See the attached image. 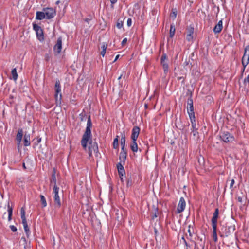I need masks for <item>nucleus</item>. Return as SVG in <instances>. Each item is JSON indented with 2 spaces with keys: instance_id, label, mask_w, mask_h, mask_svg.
Returning a JSON list of instances; mask_svg holds the SVG:
<instances>
[{
  "instance_id": "f03ea898",
  "label": "nucleus",
  "mask_w": 249,
  "mask_h": 249,
  "mask_svg": "<svg viewBox=\"0 0 249 249\" xmlns=\"http://www.w3.org/2000/svg\"><path fill=\"white\" fill-rule=\"evenodd\" d=\"M55 98L56 105H60L61 104L62 95L61 93V85L59 79H56L55 84Z\"/></svg>"
},
{
  "instance_id": "774afa93",
  "label": "nucleus",
  "mask_w": 249,
  "mask_h": 249,
  "mask_svg": "<svg viewBox=\"0 0 249 249\" xmlns=\"http://www.w3.org/2000/svg\"><path fill=\"white\" fill-rule=\"evenodd\" d=\"M182 240H183L184 241V240H185L184 237H182Z\"/></svg>"
},
{
  "instance_id": "37998d69",
  "label": "nucleus",
  "mask_w": 249,
  "mask_h": 249,
  "mask_svg": "<svg viewBox=\"0 0 249 249\" xmlns=\"http://www.w3.org/2000/svg\"><path fill=\"white\" fill-rule=\"evenodd\" d=\"M167 56L166 54H163L161 57V61H165L166 59Z\"/></svg>"
},
{
  "instance_id": "f704fd0d",
  "label": "nucleus",
  "mask_w": 249,
  "mask_h": 249,
  "mask_svg": "<svg viewBox=\"0 0 249 249\" xmlns=\"http://www.w3.org/2000/svg\"><path fill=\"white\" fill-rule=\"evenodd\" d=\"M116 26L118 29H121L123 26V22L122 21H118Z\"/></svg>"
},
{
  "instance_id": "b1692460",
  "label": "nucleus",
  "mask_w": 249,
  "mask_h": 249,
  "mask_svg": "<svg viewBox=\"0 0 249 249\" xmlns=\"http://www.w3.org/2000/svg\"><path fill=\"white\" fill-rule=\"evenodd\" d=\"M127 152H120L119 159L121 160V162H123L124 163L125 160L126 158Z\"/></svg>"
},
{
  "instance_id": "aec40b11",
  "label": "nucleus",
  "mask_w": 249,
  "mask_h": 249,
  "mask_svg": "<svg viewBox=\"0 0 249 249\" xmlns=\"http://www.w3.org/2000/svg\"><path fill=\"white\" fill-rule=\"evenodd\" d=\"M46 18L45 13L43 12L38 11L36 14V19L38 20H42Z\"/></svg>"
},
{
  "instance_id": "680f3d73",
  "label": "nucleus",
  "mask_w": 249,
  "mask_h": 249,
  "mask_svg": "<svg viewBox=\"0 0 249 249\" xmlns=\"http://www.w3.org/2000/svg\"><path fill=\"white\" fill-rule=\"evenodd\" d=\"M23 168H24V169H26V166H25V163H23Z\"/></svg>"
},
{
  "instance_id": "ddd939ff",
  "label": "nucleus",
  "mask_w": 249,
  "mask_h": 249,
  "mask_svg": "<svg viewBox=\"0 0 249 249\" xmlns=\"http://www.w3.org/2000/svg\"><path fill=\"white\" fill-rule=\"evenodd\" d=\"M219 214V210L218 208H216L215 210V211L213 214V216L212 218V226H217V218Z\"/></svg>"
},
{
  "instance_id": "0e129e2a",
  "label": "nucleus",
  "mask_w": 249,
  "mask_h": 249,
  "mask_svg": "<svg viewBox=\"0 0 249 249\" xmlns=\"http://www.w3.org/2000/svg\"><path fill=\"white\" fill-rule=\"evenodd\" d=\"M122 75H122V74H121V75L119 77V78H118V80H120V79L121 78V77H122Z\"/></svg>"
},
{
  "instance_id": "423d86ee",
  "label": "nucleus",
  "mask_w": 249,
  "mask_h": 249,
  "mask_svg": "<svg viewBox=\"0 0 249 249\" xmlns=\"http://www.w3.org/2000/svg\"><path fill=\"white\" fill-rule=\"evenodd\" d=\"M187 109L189 117L193 118L194 116H195V113L194 111L193 101L191 97L187 100Z\"/></svg>"
},
{
  "instance_id": "c9c22d12",
  "label": "nucleus",
  "mask_w": 249,
  "mask_h": 249,
  "mask_svg": "<svg viewBox=\"0 0 249 249\" xmlns=\"http://www.w3.org/2000/svg\"><path fill=\"white\" fill-rule=\"evenodd\" d=\"M244 84L245 86L247 84H248V86L249 87V74L248 75V76L246 78L244 79Z\"/></svg>"
},
{
  "instance_id": "5701e85b",
  "label": "nucleus",
  "mask_w": 249,
  "mask_h": 249,
  "mask_svg": "<svg viewBox=\"0 0 249 249\" xmlns=\"http://www.w3.org/2000/svg\"><path fill=\"white\" fill-rule=\"evenodd\" d=\"M130 148L133 152H137L138 150V145L136 143V141L132 140V142L130 145Z\"/></svg>"
},
{
  "instance_id": "bb28decb",
  "label": "nucleus",
  "mask_w": 249,
  "mask_h": 249,
  "mask_svg": "<svg viewBox=\"0 0 249 249\" xmlns=\"http://www.w3.org/2000/svg\"><path fill=\"white\" fill-rule=\"evenodd\" d=\"M11 74L12 76V79L15 81L17 80L18 78V73L17 72L16 68H14L12 70Z\"/></svg>"
},
{
  "instance_id": "69168bd1",
  "label": "nucleus",
  "mask_w": 249,
  "mask_h": 249,
  "mask_svg": "<svg viewBox=\"0 0 249 249\" xmlns=\"http://www.w3.org/2000/svg\"><path fill=\"white\" fill-rule=\"evenodd\" d=\"M184 243H185V244L186 246H188V244H187V242H186V241L185 240H184Z\"/></svg>"
},
{
  "instance_id": "dca6fc26",
  "label": "nucleus",
  "mask_w": 249,
  "mask_h": 249,
  "mask_svg": "<svg viewBox=\"0 0 249 249\" xmlns=\"http://www.w3.org/2000/svg\"><path fill=\"white\" fill-rule=\"evenodd\" d=\"M24 145L25 146H29L31 144L30 142V134H27L26 132L25 133L23 139Z\"/></svg>"
},
{
  "instance_id": "7ed1b4c3",
  "label": "nucleus",
  "mask_w": 249,
  "mask_h": 249,
  "mask_svg": "<svg viewBox=\"0 0 249 249\" xmlns=\"http://www.w3.org/2000/svg\"><path fill=\"white\" fill-rule=\"evenodd\" d=\"M235 229V228L234 225H231L228 226L222 225L220 232L223 235L225 236L226 237H228V236L234 233Z\"/></svg>"
},
{
  "instance_id": "0eeeda50",
  "label": "nucleus",
  "mask_w": 249,
  "mask_h": 249,
  "mask_svg": "<svg viewBox=\"0 0 249 249\" xmlns=\"http://www.w3.org/2000/svg\"><path fill=\"white\" fill-rule=\"evenodd\" d=\"M53 193H54V201L56 207L60 208L61 206V202L58 196L59 188L58 187H53Z\"/></svg>"
},
{
  "instance_id": "58836bf2",
  "label": "nucleus",
  "mask_w": 249,
  "mask_h": 249,
  "mask_svg": "<svg viewBox=\"0 0 249 249\" xmlns=\"http://www.w3.org/2000/svg\"><path fill=\"white\" fill-rule=\"evenodd\" d=\"M177 79L178 81L181 80V82L182 84L184 83L185 77L184 76H180V77H178Z\"/></svg>"
},
{
  "instance_id": "13d9d810",
  "label": "nucleus",
  "mask_w": 249,
  "mask_h": 249,
  "mask_svg": "<svg viewBox=\"0 0 249 249\" xmlns=\"http://www.w3.org/2000/svg\"><path fill=\"white\" fill-rule=\"evenodd\" d=\"M154 232H155V235H156L157 234V232H158V230L156 229H155Z\"/></svg>"
},
{
  "instance_id": "9d476101",
  "label": "nucleus",
  "mask_w": 249,
  "mask_h": 249,
  "mask_svg": "<svg viewBox=\"0 0 249 249\" xmlns=\"http://www.w3.org/2000/svg\"><path fill=\"white\" fill-rule=\"evenodd\" d=\"M140 128L138 126H135L132 129V134L131 138L132 140L137 141V139L139 136L140 133Z\"/></svg>"
},
{
  "instance_id": "2f4dec72",
  "label": "nucleus",
  "mask_w": 249,
  "mask_h": 249,
  "mask_svg": "<svg viewBox=\"0 0 249 249\" xmlns=\"http://www.w3.org/2000/svg\"><path fill=\"white\" fill-rule=\"evenodd\" d=\"M161 64L162 65L163 68L165 73H166L168 71V65L165 61H161Z\"/></svg>"
},
{
  "instance_id": "6e6d98bb",
  "label": "nucleus",
  "mask_w": 249,
  "mask_h": 249,
  "mask_svg": "<svg viewBox=\"0 0 249 249\" xmlns=\"http://www.w3.org/2000/svg\"><path fill=\"white\" fill-rule=\"evenodd\" d=\"M119 56H120L119 55H117L116 56L115 60L113 61V62H115L119 58Z\"/></svg>"
},
{
  "instance_id": "72a5a7b5",
  "label": "nucleus",
  "mask_w": 249,
  "mask_h": 249,
  "mask_svg": "<svg viewBox=\"0 0 249 249\" xmlns=\"http://www.w3.org/2000/svg\"><path fill=\"white\" fill-rule=\"evenodd\" d=\"M229 181H230V188L231 189V191L233 190V189H232V187H233V184H234V179H232L231 180H230L229 179H228L227 180V183H228Z\"/></svg>"
},
{
  "instance_id": "e433bc0d",
  "label": "nucleus",
  "mask_w": 249,
  "mask_h": 249,
  "mask_svg": "<svg viewBox=\"0 0 249 249\" xmlns=\"http://www.w3.org/2000/svg\"><path fill=\"white\" fill-rule=\"evenodd\" d=\"M177 15V11L175 9L174 11H173L172 13L170 15L171 17H173L174 18H175Z\"/></svg>"
},
{
  "instance_id": "de8ad7c7",
  "label": "nucleus",
  "mask_w": 249,
  "mask_h": 249,
  "mask_svg": "<svg viewBox=\"0 0 249 249\" xmlns=\"http://www.w3.org/2000/svg\"><path fill=\"white\" fill-rule=\"evenodd\" d=\"M41 138H37L36 139V142H35V144H37L38 143H39L41 142Z\"/></svg>"
},
{
  "instance_id": "6e6552de",
  "label": "nucleus",
  "mask_w": 249,
  "mask_h": 249,
  "mask_svg": "<svg viewBox=\"0 0 249 249\" xmlns=\"http://www.w3.org/2000/svg\"><path fill=\"white\" fill-rule=\"evenodd\" d=\"M45 17L47 19L53 18L56 14L55 11L52 8H47L44 10Z\"/></svg>"
},
{
  "instance_id": "f8f14e48",
  "label": "nucleus",
  "mask_w": 249,
  "mask_h": 249,
  "mask_svg": "<svg viewBox=\"0 0 249 249\" xmlns=\"http://www.w3.org/2000/svg\"><path fill=\"white\" fill-rule=\"evenodd\" d=\"M62 49V37H59L57 40V43L54 46V50L56 51L58 53H59Z\"/></svg>"
},
{
  "instance_id": "bf43d9fd",
  "label": "nucleus",
  "mask_w": 249,
  "mask_h": 249,
  "mask_svg": "<svg viewBox=\"0 0 249 249\" xmlns=\"http://www.w3.org/2000/svg\"><path fill=\"white\" fill-rule=\"evenodd\" d=\"M120 178L121 181L122 182H123L124 180H123V176H120Z\"/></svg>"
},
{
  "instance_id": "4d7b16f0",
  "label": "nucleus",
  "mask_w": 249,
  "mask_h": 249,
  "mask_svg": "<svg viewBox=\"0 0 249 249\" xmlns=\"http://www.w3.org/2000/svg\"><path fill=\"white\" fill-rule=\"evenodd\" d=\"M188 233H189V235H190V236H192V233H191V231H190V229H188Z\"/></svg>"
},
{
  "instance_id": "e2e57ef3",
  "label": "nucleus",
  "mask_w": 249,
  "mask_h": 249,
  "mask_svg": "<svg viewBox=\"0 0 249 249\" xmlns=\"http://www.w3.org/2000/svg\"><path fill=\"white\" fill-rule=\"evenodd\" d=\"M144 107L146 108H148V105L145 104V105H144Z\"/></svg>"
},
{
  "instance_id": "f3484780",
  "label": "nucleus",
  "mask_w": 249,
  "mask_h": 249,
  "mask_svg": "<svg viewBox=\"0 0 249 249\" xmlns=\"http://www.w3.org/2000/svg\"><path fill=\"white\" fill-rule=\"evenodd\" d=\"M21 218L22 219V223L24 227H26L28 226L27 222L26 221V219L25 217V212L24 208H21Z\"/></svg>"
},
{
  "instance_id": "7c9ffc66",
  "label": "nucleus",
  "mask_w": 249,
  "mask_h": 249,
  "mask_svg": "<svg viewBox=\"0 0 249 249\" xmlns=\"http://www.w3.org/2000/svg\"><path fill=\"white\" fill-rule=\"evenodd\" d=\"M175 31H176V28H175V26L174 25H171L170 30V37H173V36L175 35Z\"/></svg>"
},
{
  "instance_id": "49530a36",
  "label": "nucleus",
  "mask_w": 249,
  "mask_h": 249,
  "mask_svg": "<svg viewBox=\"0 0 249 249\" xmlns=\"http://www.w3.org/2000/svg\"><path fill=\"white\" fill-rule=\"evenodd\" d=\"M121 152H127L126 149L125 148V146H121Z\"/></svg>"
},
{
  "instance_id": "f257e3e1",
  "label": "nucleus",
  "mask_w": 249,
  "mask_h": 249,
  "mask_svg": "<svg viewBox=\"0 0 249 249\" xmlns=\"http://www.w3.org/2000/svg\"><path fill=\"white\" fill-rule=\"evenodd\" d=\"M91 127L92 122L90 119V116H89L87 121V127L86 128L85 131L82 136L81 143L82 146L85 150H86L87 149V144H89L88 147V153L89 157L92 156V151H93L96 154H97L98 152V147L97 143L95 142L92 143L91 131ZM96 156H98L97 154H96Z\"/></svg>"
},
{
  "instance_id": "3c124183",
  "label": "nucleus",
  "mask_w": 249,
  "mask_h": 249,
  "mask_svg": "<svg viewBox=\"0 0 249 249\" xmlns=\"http://www.w3.org/2000/svg\"><path fill=\"white\" fill-rule=\"evenodd\" d=\"M84 116H85V115H84L83 113H81L80 114L81 121H83Z\"/></svg>"
},
{
  "instance_id": "09e8293b",
  "label": "nucleus",
  "mask_w": 249,
  "mask_h": 249,
  "mask_svg": "<svg viewBox=\"0 0 249 249\" xmlns=\"http://www.w3.org/2000/svg\"><path fill=\"white\" fill-rule=\"evenodd\" d=\"M126 42H127V38H124L122 42V46L124 45V44L126 43Z\"/></svg>"
},
{
  "instance_id": "393cba45",
  "label": "nucleus",
  "mask_w": 249,
  "mask_h": 249,
  "mask_svg": "<svg viewBox=\"0 0 249 249\" xmlns=\"http://www.w3.org/2000/svg\"><path fill=\"white\" fill-rule=\"evenodd\" d=\"M113 147L114 149H118L119 148V136H117L114 139L113 142Z\"/></svg>"
},
{
  "instance_id": "603ef678",
  "label": "nucleus",
  "mask_w": 249,
  "mask_h": 249,
  "mask_svg": "<svg viewBox=\"0 0 249 249\" xmlns=\"http://www.w3.org/2000/svg\"><path fill=\"white\" fill-rule=\"evenodd\" d=\"M106 50H102L101 52V54L104 56L106 53Z\"/></svg>"
},
{
  "instance_id": "a19ab883",
  "label": "nucleus",
  "mask_w": 249,
  "mask_h": 249,
  "mask_svg": "<svg viewBox=\"0 0 249 249\" xmlns=\"http://www.w3.org/2000/svg\"><path fill=\"white\" fill-rule=\"evenodd\" d=\"M132 180L130 178H128L127 180V186L128 187L129 186H131L132 185Z\"/></svg>"
},
{
  "instance_id": "473e14b6",
  "label": "nucleus",
  "mask_w": 249,
  "mask_h": 249,
  "mask_svg": "<svg viewBox=\"0 0 249 249\" xmlns=\"http://www.w3.org/2000/svg\"><path fill=\"white\" fill-rule=\"evenodd\" d=\"M189 117L190 119V121H191V122L192 124V126L193 130L196 129V124L195 116H194L193 118L191 117Z\"/></svg>"
},
{
  "instance_id": "1a4fd4ad",
  "label": "nucleus",
  "mask_w": 249,
  "mask_h": 249,
  "mask_svg": "<svg viewBox=\"0 0 249 249\" xmlns=\"http://www.w3.org/2000/svg\"><path fill=\"white\" fill-rule=\"evenodd\" d=\"M186 206L185 201L183 197H181L177 208V213H180L183 212Z\"/></svg>"
},
{
  "instance_id": "8fccbe9b",
  "label": "nucleus",
  "mask_w": 249,
  "mask_h": 249,
  "mask_svg": "<svg viewBox=\"0 0 249 249\" xmlns=\"http://www.w3.org/2000/svg\"><path fill=\"white\" fill-rule=\"evenodd\" d=\"M107 48V44H104L102 46V50H106Z\"/></svg>"
},
{
  "instance_id": "864d4df0",
  "label": "nucleus",
  "mask_w": 249,
  "mask_h": 249,
  "mask_svg": "<svg viewBox=\"0 0 249 249\" xmlns=\"http://www.w3.org/2000/svg\"><path fill=\"white\" fill-rule=\"evenodd\" d=\"M17 145H18V150H19L20 146V142H18Z\"/></svg>"
},
{
  "instance_id": "4be33fe9",
  "label": "nucleus",
  "mask_w": 249,
  "mask_h": 249,
  "mask_svg": "<svg viewBox=\"0 0 249 249\" xmlns=\"http://www.w3.org/2000/svg\"><path fill=\"white\" fill-rule=\"evenodd\" d=\"M213 238L214 242H216L217 241V236L216 233V228L217 226L213 225Z\"/></svg>"
},
{
  "instance_id": "6ab92c4d",
  "label": "nucleus",
  "mask_w": 249,
  "mask_h": 249,
  "mask_svg": "<svg viewBox=\"0 0 249 249\" xmlns=\"http://www.w3.org/2000/svg\"><path fill=\"white\" fill-rule=\"evenodd\" d=\"M23 137V130L22 129H19L16 136V140L18 142H21Z\"/></svg>"
},
{
  "instance_id": "ea45409f",
  "label": "nucleus",
  "mask_w": 249,
  "mask_h": 249,
  "mask_svg": "<svg viewBox=\"0 0 249 249\" xmlns=\"http://www.w3.org/2000/svg\"><path fill=\"white\" fill-rule=\"evenodd\" d=\"M10 228L13 232H16L17 231V228L14 225H11Z\"/></svg>"
},
{
  "instance_id": "c03bdc74",
  "label": "nucleus",
  "mask_w": 249,
  "mask_h": 249,
  "mask_svg": "<svg viewBox=\"0 0 249 249\" xmlns=\"http://www.w3.org/2000/svg\"><path fill=\"white\" fill-rule=\"evenodd\" d=\"M132 24V20L131 18H128L127 21V24L128 26L130 27Z\"/></svg>"
},
{
  "instance_id": "4c0bfd02",
  "label": "nucleus",
  "mask_w": 249,
  "mask_h": 249,
  "mask_svg": "<svg viewBox=\"0 0 249 249\" xmlns=\"http://www.w3.org/2000/svg\"><path fill=\"white\" fill-rule=\"evenodd\" d=\"M25 232L27 235V236H28L29 233L30 231L29 228H28V226H27L26 227H24Z\"/></svg>"
},
{
  "instance_id": "9b49d317",
  "label": "nucleus",
  "mask_w": 249,
  "mask_h": 249,
  "mask_svg": "<svg viewBox=\"0 0 249 249\" xmlns=\"http://www.w3.org/2000/svg\"><path fill=\"white\" fill-rule=\"evenodd\" d=\"M194 32V28L192 27H188L186 31V39L188 41H191L193 40V34Z\"/></svg>"
},
{
  "instance_id": "338daca9",
  "label": "nucleus",
  "mask_w": 249,
  "mask_h": 249,
  "mask_svg": "<svg viewBox=\"0 0 249 249\" xmlns=\"http://www.w3.org/2000/svg\"><path fill=\"white\" fill-rule=\"evenodd\" d=\"M202 249H204V244H203V247Z\"/></svg>"
},
{
  "instance_id": "a878e982",
  "label": "nucleus",
  "mask_w": 249,
  "mask_h": 249,
  "mask_svg": "<svg viewBox=\"0 0 249 249\" xmlns=\"http://www.w3.org/2000/svg\"><path fill=\"white\" fill-rule=\"evenodd\" d=\"M247 56V59L249 60V45L247 46L244 50V54L242 58L246 59Z\"/></svg>"
},
{
  "instance_id": "20e7f679",
  "label": "nucleus",
  "mask_w": 249,
  "mask_h": 249,
  "mask_svg": "<svg viewBox=\"0 0 249 249\" xmlns=\"http://www.w3.org/2000/svg\"><path fill=\"white\" fill-rule=\"evenodd\" d=\"M221 139L225 142H232L234 141V137L228 132H223L220 136Z\"/></svg>"
},
{
  "instance_id": "cd10ccee",
  "label": "nucleus",
  "mask_w": 249,
  "mask_h": 249,
  "mask_svg": "<svg viewBox=\"0 0 249 249\" xmlns=\"http://www.w3.org/2000/svg\"><path fill=\"white\" fill-rule=\"evenodd\" d=\"M121 146H125V136L124 132L121 133Z\"/></svg>"
},
{
  "instance_id": "412c9836",
  "label": "nucleus",
  "mask_w": 249,
  "mask_h": 249,
  "mask_svg": "<svg viewBox=\"0 0 249 249\" xmlns=\"http://www.w3.org/2000/svg\"><path fill=\"white\" fill-rule=\"evenodd\" d=\"M249 60L247 59V60H246V59H245V58H242V65L243 66V69L242 70V73H241V78L242 77V76L243 75V73L244 72L245 68L247 66V65L249 64Z\"/></svg>"
},
{
  "instance_id": "a211bd4d",
  "label": "nucleus",
  "mask_w": 249,
  "mask_h": 249,
  "mask_svg": "<svg viewBox=\"0 0 249 249\" xmlns=\"http://www.w3.org/2000/svg\"><path fill=\"white\" fill-rule=\"evenodd\" d=\"M117 168L118 169V174H119V176H123L124 174H125V171H124L123 166L121 163V162L118 163L117 164Z\"/></svg>"
},
{
  "instance_id": "a18cd8bd",
  "label": "nucleus",
  "mask_w": 249,
  "mask_h": 249,
  "mask_svg": "<svg viewBox=\"0 0 249 249\" xmlns=\"http://www.w3.org/2000/svg\"><path fill=\"white\" fill-rule=\"evenodd\" d=\"M110 0V2L111 3V7L112 8H114V4L115 3L117 0Z\"/></svg>"
},
{
  "instance_id": "5fc2aeb1",
  "label": "nucleus",
  "mask_w": 249,
  "mask_h": 249,
  "mask_svg": "<svg viewBox=\"0 0 249 249\" xmlns=\"http://www.w3.org/2000/svg\"><path fill=\"white\" fill-rule=\"evenodd\" d=\"M237 199H238V201L239 202H242V197H238V198H237Z\"/></svg>"
},
{
  "instance_id": "2eb2a0df",
  "label": "nucleus",
  "mask_w": 249,
  "mask_h": 249,
  "mask_svg": "<svg viewBox=\"0 0 249 249\" xmlns=\"http://www.w3.org/2000/svg\"><path fill=\"white\" fill-rule=\"evenodd\" d=\"M223 28L222 21L220 20L213 28V32L215 34L219 33Z\"/></svg>"
},
{
  "instance_id": "052dcab7",
  "label": "nucleus",
  "mask_w": 249,
  "mask_h": 249,
  "mask_svg": "<svg viewBox=\"0 0 249 249\" xmlns=\"http://www.w3.org/2000/svg\"><path fill=\"white\" fill-rule=\"evenodd\" d=\"M85 21L87 22H89V18H86L85 19Z\"/></svg>"
},
{
  "instance_id": "c756f323",
  "label": "nucleus",
  "mask_w": 249,
  "mask_h": 249,
  "mask_svg": "<svg viewBox=\"0 0 249 249\" xmlns=\"http://www.w3.org/2000/svg\"><path fill=\"white\" fill-rule=\"evenodd\" d=\"M40 202L42 205V207H46L47 206V202H46L45 197L44 196L41 195L40 196Z\"/></svg>"
},
{
  "instance_id": "c85d7f7f",
  "label": "nucleus",
  "mask_w": 249,
  "mask_h": 249,
  "mask_svg": "<svg viewBox=\"0 0 249 249\" xmlns=\"http://www.w3.org/2000/svg\"><path fill=\"white\" fill-rule=\"evenodd\" d=\"M13 209L9 204L8 205V221H10L12 219Z\"/></svg>"
},
{
  "instance_id": "79ce46f5",
  "label": "nucleus",
  "mask_w": 249,
  "mask_h": 249,
  "mask_svg": "<svg viewBox=\"0 0 249 249\" xmlns=\"http://www.w3.org/2000/svg\"><path fill=\"white\" fill-rule=\"evenodd\" d=\"M155 213L152 216V218L153 219H154V218L157 217V213H158V208H155Z\"/></svg>"
},
{
  "instance_id": "39448f33",
  "label": "nucleus",
  "mask_w": 249,
  "mask_h": 249,
  "mask_svg": "<svg viewBox=\"0 0 249 249\" xmlns=\"http://www.w3.org/2000/svg\"><path fill=\"white\" fill-rule=\"evenodd\" d=\"M33 29L36 32L37 38L40 41H43L44 39L43 30L41 28L36 24H33Z\"/></svg>"
},
{
  "instance_id": "4468645a",
  "label": "nucleus",
  "mask_w": 249,
  "mask_h": 249,
  "mask_svg": "<svg viewBox=\"0 0 249 249\" xmlns=\"http://www.w3.org/2000/svg\"><path fill=\"white\" fill-rule=\"evenodd\" d=\"M56 170L55 168L53 169V172L51 176V178L50 179L51 184L53 183V187H57L56 185Z\"/></svg>"
}]
</instances>
